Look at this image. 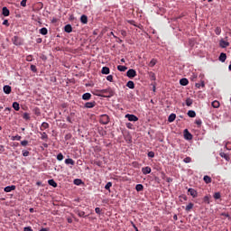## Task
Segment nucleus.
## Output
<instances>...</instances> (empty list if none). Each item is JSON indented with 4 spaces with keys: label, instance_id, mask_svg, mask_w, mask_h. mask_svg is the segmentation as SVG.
Returning <instances> with one entry per match:
<instances>
[{
    "label": "nucleus",
    "instance_id": "f257e3e1",
    "mask_svg": "<svg viewBox=\"0 0 231 231\" xmlns=\"http://www.w3.org/2000/svg\"><path fill=\"white\" fill-rule=\"evenodd\" d=\"M102 93L103 98H111V97H115V91L111 88L102 89Z\"/></svg>",
    "mask_w": 231,
    "mask_h": 231
},
{
    "label": "nucleus",
    "instance_id": "f03ea898",
    "mask_svg": "<svg viewBox=\"0 0 231 231\" xmlns=\"http://www.w3.org/2000/svg\"><path fill=\"white\" fill-rule=\"evenodd\" d=\"M100 124L103 125H107L109 124V116L107 115H102L99 119Z\"/></svg>",
    "mask_w": 231,
    "mask_h": 231
},
{
    "label": "nucleus",
    "instance_id": "7ed1b4c3",
    "mask_svg": "<svg viewBox=\"0 0 231 231\" xmlns=\"http://www.w3.org/2000/svg\"><path fill=\"white\" fill-rule=\"evenodd\" d=\"M12 42L15 46H23V39L18 36L13 37Z\"/></svg>",
    "mask_w": 231,
    "mask_h": 231
},
{
    "label": "nucleus",
    "instance_id": "20e7f679",
    "mask_svg": "<svg viewBox=\"0 0 231 231\" xmlns=\"http://www.w3.org/2000/svg\"><path fill=\"white\" fill-rule=\"evenodd\" d=\"M126 77H128V79H134V77H136V70L133 69H128L126 72Z\"/></svg>",
    "mask_w": 231,
    "mask_h": 231
},
{
    "label": "nucleus",
    "instance_id": "39448f33",
    "mask_svg": "<svg viewBox=\"0 0 231 231\" xmlns=\"http://www.w3.org/2000/svg\"><path fill=\"white\" fill-rule=\"evenodd\" d=\"M125 118H128L129 122H138V116L133 114H126Z\"/></svg>",
    "mask_w": 231,
    "mask_h": 231
},
{
    "label": "nucleus",
    "instance_id": "423d86ee",
    "mask_svg": "<svg viewBox=\"0 0 231 231\" xmlns=\"http://www.w3.org/2000/svg\"><path fill=\"white\" fill-rule=\"evenodd\" d=\"M96 106H97V102H95V101L87 102V103L85 104V107H86L87 109H93V107H95Z\"/></svg>",
    "mask_w": 231,
    "mask_h": 231
},
{
    "label": "nucleus",
    "instance_id": "0eeeda50",
    "mask_svg": "<svg viewBox=\"0 0 231 231\" xmlns=\"http://www.w3.org/2000/svg\"><path fill=\"white\" fill-rule=\"evenodd\" d=\"M184 138L185 140H192V134L187 129L184 130Z\"/></svg>",
    "mask_w": 231,
    "mask_h": 231
},
{
    "label": "nucleus",
    "instance_id": "6e6552de",
    "mask_svg": "<svg viewBox=\"0 0 231 231\" xmlns=\"http://www.w3.org/2000/svg\"><path fill=\"white\" fill-rule=\"evenodd\" d=\"M219 46H220V48H228V46H230V42H228L225 40H221L219 42Z\"/></svg>",
    "mask_w": 231,
    "mask_h": 231
},
{
    "label": "nucleus",
    "instance_id": "1a4fd4ad",
    "mask_svg": "<svg viewBox=\"0 0 231 231\" xmlns=\"http://www.w3.org/2000/svg\"><path fill=\"white\" fill-rule=\"evenodd\" d=\"M3 89L5 95H10V93H12V87H10L9 85L4 86Z\"/></svg>",
    "mask_w": 231,
    "mask_h": 231
},
{
    "label": "nucleus",
    "instance_id": "9d476101",
    "mask_svg": "<svg viewBox=\"0 0 231 231\" xmlns=\"http://www.w3.org/2000/svg\"><path fill=\"white\" fill-rule=\"evenodd\" d=\"M142 172H143V174H145V175L151 174V172H152L151 167H149V166L143 167Z\"/></svg>",
    "mask_w": 231,
    "mask_h": 231
},
{
    "label": "nucleus",
    "instance_id": "9b49d317",
    "mask_svg": "<svg viewBox=\"0 0 231 231\" xmlns=\"http://www.w3.org/2000/svg\"><path fill=\"white\" fill-rule=\"evenodd\" d=\"M188 192H189L190 196H192V198H198V191L192 188H189L188 189Z\"/></svg>",
    "mask_w": 231,
    "mask_h": 231
},
{
    "label": "nucleus",
    "instance_id": "f8f14e48",
    "mask_svg": "<svg viewBox=\"0 0 231 231\" xmlns=\"http://www.w3.org/2000/svg\"><path fill=\"white\" fill-rule=\"evenodd\" d=\"M92 93L95 95V97H104L102 89H95L92 91Z\"/></svg>",
    "mask_w": 231,
    "mask_h": 231
},
{
    "label": "nucleus",
    "instance_id": "ddd939ff",
    "mask_svg": "<svg viewBox=\"0 0 231 231\" xmlns=\"http://www.w3.org/2000/svg\"><path fill=\"white\" fill-rule=\"evenodd\" d=\"M101 73L103 75H109V73H111V70L109 69V67H103L101 69Z\"/></svg>",
    "mask_w": 231,
    "mask_h": 231
},
{
    "label": "nucleus",
    "instance_id": "4468645a",
    "mask_svg": "<svg viewBox=\"0 0 231 231\" xmlns=\"http://www.w3.org/2000/svg\"><path fill=\"white\" fill-rule=\"evenodd\" d=\"M41 131H44L45 129H50V124L47 122H43L40 127Z\"/></svg>",
    "mask_w": 231,
    "mask_h": 231
},
{
    "label": "nucleus",
    "instance_id": "2eb2a0df",
    "mask_svg": "<svg viewBox=\"0 0 231 231\" xmlns=\"http://www.w3.org/2000/svg\"><path fill=\"white\" fill-rule=\"evenodd\" d=\"M2 14L5 17H8V15H10V10L6 7H3Z\"/></svg>",
    "mask_w": 231,
    "mask_h": 231
},
{
    "label": "nucleus",
    "instance_id": "dca6fc26",
    "mask_svg": "<svg viewBox=\"0 0 231 231\" xmlns=\"http://www.w3.org/2000/svg\"><path fill=\"white\" fill-rule=\"evenodd\" d=\"M218 60H220V62H225V60H226V53L221 52Z\"/></svg>",
    "mask_w": 231,
    "mask_h": 231
},
{
    "label": "nucleus",
    "instance_id": "f3484780",
    "mask_svg": "<svg viewBox=\"0 0 231 231\" xmlns=\"http://www.w3.org/2000/svg\"><path fill=\"white\" fill-rule=\"evenodd\" d=\"M64 30L67 33H71V32H73V27H71V24H67L65 25Z\"/></svg>",
    "mask_w": 231,
    "mask_h": 231
},
{
    "label": "nucleus",
    "instance_id": "a211bd4d",
    "mask_svg": "<svg viewBox=\"0 0 231 231\" xmlns=\"http://www.w3.org/2000/svg\"><path fill=\"white\" fill-rule=\"evenodd\" d=\"M5 192H12V190H15V185L7 186L5 188Z\"/></svg>",
    "mask_w": 231,
    "mask_h": 231
},
{
    "label": "nucleus",
    "instance_id": "6ab92c4d",
    "mask_svg": "<svg viewBox=\"0 0 231 231\" xmlns=\"http://www.w3.org/2000/svg\"><path fill=\"white\" fill-rule=\"evenodd\" d=\"M220 156L221 158H224V160H226V162H230V155H228L227 153L225 152H220Z\"/></svg>",
    "mask_w": 231,
    "mask_h": 231
},
{
    "label": "nucleus",
    "instance_id": "aec40b11",
    "mask_svg": "<svg viewBox=\"0 0 231 231\" xmlns=\"http://www.w3.org/2000/svg\"><path fill=\"white\" fill-rule=\"evenodd\" d=\"M192 208H194V203L190 202L186 206L185 210L186 212H190Z\"/></svg>",
    "mask_w": 231,
    "mask_h": 231
},
{
    "label": "nucleus",
    "instance_id": "412c9836",
    "mask_svg": "<svg viewBox=\"0 0 231 231\" xmlns=\"http://www.w3.org/2000/svg\"><path fill=\"white\" fill-rule=\"evenodd\" d=\"M80 22L83 24H88V16L86 14H82L81 17H80Z\"/></svg>",
    "mask_w": 231,
    "mask_h": 231
},
{
    "label": "nucleus",
    "instance_id": "4be33fe9",
    "mask_svg": "<svg viewBox=\"0 0 231 231\" xmlns=\"http://www.w3.org/2000/svg\"><path fill=\"white\" fill-rule=\"evenodd\" d=\"M40 134L42 140H45V142L48 141V134H46V132H40Z\"/></svg>",
    "mask_w": 231,
    "mask_h": 231
},
{
    "label": "nucleus",
    "instance_id": "5701e85b",
    "mask_svg": "<svg viewBox=\"0 0 231 231\" xmlns=\"http://www.w3.org/2000/svg\"><path fill=\"white\" fill-rule=\"evenodd\" d=\"M83 100H91V94L90 93H85L82 95Z\"/></svg>",
    "mask_w": 231,
    "mask_h": 231
},
{
    "label": "nucleus",
    "instance_id": "b1692460",
    "mask_svg": "<svg viewBox=\"0 0 231 231\" xmlns=\"http://www.w3.org/2000/svg\"><path fill=\"white\" fill-rule=\"evenodd\" d=\"M180 86H188L189 85V79L183 78L180 80Z\"/></svg>",
    "mask_w": 231,
    "mask_h": 231
},
{
    "label": "nucleus",
    "instance_id": "393cba45",
    "mask_svg": "<svg viewBox=\"0 0 231 231\" xmlns=\"http://www.w3.org/2000/svg\"><path fill=\"white\" fill-rule=\"evenodd\" d=\"M176 120V114H171L168 117V122L172 123Z\"/></svg>",
    "mask_w": 231,
    "mask_h": 231
},
{
    "label": "nucleus",
    "instance_id": "a878e982",
    "mask_svg": "<svg viewBox=\"0 0 231 231\" xmlns=\"http://www.w3.org/2000/svg\"><path fill=\"white\" fill-rule=\"evenodd\" d=\"M203 180H204L205 183H207V184L212 183V178H210V176H208V175L204 176Z\"/></svg>",
    "mask_w": 231,
    "mask_h": 231
},
{
    "label": "nucleus",
    "instance_id": "bb28decb",
    "mask_svg": "<svg viewBox=\"0 0 231 231\" xmlns=\"http://www.w3.org/2000/svg\"><path fill=\"white\" fill-rule=\"evenodd\" d=\"M126 88H129V89H134V81H128L126 83Z\"/></svg>",
    "mask_w": 231,
    "mask_h": 231
},
{
    "label": "nucleus",
    "instance_id": "cd10ccee",
    "mask_svg": "<svg viewBox=\"0 0 231 231\" xmlns=\"http://www.w3.org/2000/svg\"><path fill=\"white\" fill-rule=\"evenodd\" d=\"M148 75H149L150 80H156V74H154V72L150 71L148 72Z\"/></svg>",
    "mask_w": 231,
    "mask_h": 231
},
{
    "label": "nucleus",
    "instance_id": "c85d7f7f",
    "mask_svg": "<svg viewBox=\"0 0 231 231\" xmlns=\"http://www.w3.org/2000/svg\"><path fill=\"white\" fill-rule=\"evenodd\" d=\"M158 62V60H156V59H152L150 62H149V64H148V66L150 67V68H154V66H156V63Z\"/></svg>",
    "mask_w": 231,
    "mask_h": 231
},
{
    "label": "nucleus",
    "instance_id": "c756f323",
    "mask_svg": "<svg viewBox=\"0 0 231 231\" xmlns=\"http://www.w3.org/2000/svg\"><path fill=\"white\" fill-rule=\"evenodd\" d=\"M211 106H212V107H214L215 109H217V108L219 107V106H220L219 101H217V100L213 101V102L211 103Z\"/></svg>",
    "mask_w": 231,
    "mask_h": 231
},
{
    "label": "nucleus",
    "instance_id": "7c9ffc66",
    "mask_svg": "<svg viewBox=\"0 0 231 231\" xmlns=\"http://www.w3.org/2000/svg\"><path fill=\"white\" fill-rule=\"evenodd\" d=\"M76 214L79 216V217H86V212L76 210Z\"/></svg>",
    "mask_w": 231,
    "mask_h": 231
},
{
    "label": "nucleus",
    "instance_id": "2f4dec72",
    "mask_svg": "<svg viewBox=\"0 0 231 231\" xmlns=\"http://www.w3.org/2000/svg\"><path fill=\"white\" fill-rule=\"evenodd\" d=\"M188 116H189V118H196V112L194 110H189L188 112Z\"/></svg>",
    "mask_w": 231,
    "mask_h": 231
},
{
    "label": "nucleus",
    "instance_id": "473e14b6",
    "mask_svg": "<svg viewBox=\"0 0 231 231\" xmlns=\"http://www.w3.org/2000/svg\"><path fill=\"white\" fill-rule=\"evenodd\" d=\"M65 163L66 165H75V161L73 159H66Z\"/></svg>",
    "mask_w": 231,
    "mask_h": 231
},
{
    "label": "nucleus",
    "instance_id": "72a5a7b5",
    "mask_svg": "<svg viewBox=\"0 0 231 231\" xmlns=\"http://www.w3.org/2000/svg\"><path fill=\"white\" fill-rule=\"evenodd\" d=\"M40 33L42 35H48V29L46 27H43L40 30Z\"/></svg>",
    "mask_w": 231,
    "mask_h": 231
},
{
    "label": "nucleus",
    "instance_id": "f704fd0d",
    "mask_svg": "<svg viewBox=\"0 0 231 231\" xmlns=\"http://www.w3.org/2000/svg\"><path fill=\"white\" fill-rule=\"evenodd\" d=\"M135 190H137V192H142V190H143V185L142 184H137L135 186Z\"/></svg>",
    "mask_w": 231,
    "mask_h": 231
},
{
    "label": "nucleus",
    "instance_id": "c9c22d12",
    "mask_svg": "<svg viewBox=\"0 0 231 231\" xmlns=\"http://www.w3.org/2000/svg\"><path fill=\"white\" fill-rule=\"evenodd\" d=\"M13 108L14 109V111H19V109H21V107L19 106V103L14 102Z\"/></svg>",
    "mask_w": 231,
    "mask_h": 231
},
{
    "label": "nucleus",
    "instance_id": "e433bc0d",
    "mask_svg": "<svg viewBox=\"0 0 231 231\" xmlns=\"http://www.w3.org/2000/svg\"><path fill=\"white\" fill-rule=\"evenodd\" d=\"M193 100L192 99H190V97H188L187 99H186V106H188L189 107H190V106H192V104H193Z\"/></svg>",
    "mask_w": 231,
    "mask_h": 231
},
{
    "label": "nucleus",
    "instance_id": "4c0bfd02",
    "mask_svg": "<svg viewBox=\"0 0 231 231\" xmlns=\"http://www.w3.org/2000/svg\"><path fill=\"white\" fill-rule=\"evenodd\" d=\"M48 183L51 185V187L57 188V182H55L53 180H49Z\"/></svg>",
    "mask_w": 231,
    "mask_h": 231
},
{
    "label": "nucleus",
    "instance_id": "58836bf2",
    "mask_svg": "<svg viewBox=\"0 0 231 231\" xmlns=\"http://www.w3.org/2000/svg\"><path fill=\"white\" fill-rule=\"evenodd\" d=\"M118 71H126L127 68L124 65L117 66Z\"/></svg>",
    "mask_w": 231,
    "mask_h": 231
},
{
    "label": "nucleus",
    "instance_id": "ea45409f",
    "mask_svg": "<svg viewBox=\"0 0 231 231\" xmlns=\"http://www.w3.org/2000/svg\"><path fill=\"white\" fill-rule=\"evenodd\" d=\"M204 203H207L208 205H210V197L205 196L203 199Z\"/></svg>",
    "mask_w": 231,
    "mask_h": 231
},
{
    "label": "nucleus",
    "instance_id": "a19ab883",
    "mask_svg": "<svg viewBox=\"0 0 231 231\" xmlns=\"http://www.w3.org/2000/svg\"><path fill=\"white\" fill-rule=\"evenodd\" d=\"M57 160H58V162H62L64 160V155L61 152H60L57 155Z\"/></svg>",
    "mask_w": 231,
    "mask_h": 231
},
{
    "label": "nucleus",
    "instance_id": "79ce46f5",
    "mask_svg": "<svg viewBox=\"0 0 231 231\" xmlns=\"http://www.w3.org/2000/svg\"><path fill=\"white\" fill-rule=\"evenodd\" d=\"M113 187L112 182H107L105 186L106 190H110V189Z\"/></svg>",
    "mask_w": 231,
    "mask_h": 231
},
{
    "label": "nucleus",
    "instance_id": "37998d69",
    "mask_svg": "<svg viewBox=\"0 0 231 231\" xmlns=\"http://www.w3.org/2000/svg\"><path fill=\"white\" fill-rule=\"evenodd\" d=\"M196 88L199 89V88H205V81H202L201 83H196Z\"/></svg>",
    "mask_w": 231,
    "mask_h": 231
},
{
    "label": "nucleus",
    "instance_id": "c03bdc74",
    "mask_svg": "<svg viewBox=\"0 0 231 231\" xmlns=\"http://www.w3.org/2000/svg\"><path fill=\"white\" fill-rule=\"evenodd\" d=\"M213 198H214L215 199H221V193L216 192V193L213 195Z\"/></svg>",
    "mask_w": 231,
    "mask_h": 231
},
{
    "label": "nucleus",
    "instance_id": "a18cd8bd",
    "mask_svg": "<svg viewBox=\"0 0 231 231\" xmlns=\"http://www.w3.org/2000/svg\"><path fill=\"white\" fill-rule=\"evenodd\" d=\"M184 163H190L192 162V158L190 157H186L183 159Z\"/></svg>",
    "mask_w": 231,
    "mask_h": 231
},
{
    "label": "nucleus",
    "instance_id": "49530a36",
    "mask_svg": "<svg viewBox=\"0 0 231 231\" xmlns=\"http://www.w3.org/2000/svg\"><path fill=\"white\" fill-rule=\"evenodd\" d=\"M23 120H30V114L24 113L23 116Z\"/></svg>",
    "mask_w": 231,
    "mask_h": 231
},
{
    "label": "nucleus",
    "instance_id": "de8ad7c7",
    "mask_svg": "<svg viewBox=\"0 0 231 231\" xmlns=\"http://www.w3.org/2000/svg\"><path fill=\"white\" fill-rule=\"evenodd\" d=\"M81 183H82V180L80 179L74 180V185H81Z\"/></svg>",
    "mask_w": 231,
    "mask_h": 231
},
{
    "label": "nucleus",
    "instance_id": "09e8293b",
    "mask_svg": "<svg viewBox=\"0 0 231 231\" xmlns=\"http://www.w3.org/2000/svg\"><path fill=\"white\" fill-rule=\"evenodd\" d=\"M23 156H24V158H26L27 156H30V152L26 151V150H23Z\"/></svg>",
    "mask_w": 231,
    "mask_h": 231
},
{
    "label": "nucleus",
    "instance_id": "8fccbe9b",
    "mask_svg": "<svg viewBox=\"0 0 231 231\" xmlns=\"http://www.w3.org/2000/svg\"><path fill=\"white\" fill-rule=\"evenodd\" d=\"M31 71L37 73V67L35 65H31Z\"/></svg>",
    "mask_w": 231,
    "mask_h": 231
},
{
    "label": "nucleus",
    "instance_id": "3c124183",
    "mask_svg": "<svg viewBox=\"0 0 231 231\" xmlns=\"http://www.w3.org/2000/svg\"><path fill=\"white\" fill-rule=\"evenodd\" d=\"M26 60H27V62H32V60H33V56L32 55H28L26 57Z\"/></svg>",
    "mask_w": 231,
    "mask_h": 231
},
{
    "label": "nucleus",
    "instance_id": "603ef678",
    "mask_svg": "<svg viewBox=\"0 0 231 231\" xmlns=\"http://www.w3.org/2000/svg\"><path fill=\"white\" fill-rule=\"evenodd\" d=\"M34 114L36 115V116H41V111L39 110V108L34 109Z\"/></svg>",
    "mask_w": 231,
    "mask_h": 231
},
{
    "label": "nucleus",
    "instance_id": "864d4df0",
    "mask_svg": "<svg viewBox=\"0 0 231 231\" xmlns=\"http://www.w3.org/2000/svg\"><path fill=\"white\" fill-rule=\"evenodd\" d=\"M21 145H22L23 147H26V145H28V141H27V140L22 141V142H21Z\"/></svg>",
    "mask_w": 231,
    "mask_h": 231
},
{
    "label": "nucleus",
    "instance_id": "5fc2aeb1",
    "mask_svg": "<svg viewBox=\"0 0 231 231\" xmlns=\"http://www.w3.org/2000/svg\"><path fill=\"white\" fill-rule=\"evenodd\" d=\"M28 0H22L21 2V6H23V8L26 7V3Z\"/></svg>",
    "mask_w": 231,
    "mask_h": 231
},
{
    "label": "nucleus",
    "instance_id": "6e6d98bb",
    "mask_svg": "<svg viewBox=\"0 0 231 231\" xmlns=\"http://www.w3.org/2000/svg\"><path fill=\"white\" fill-rule=\"evenodd\" d=\"M106 80H108V82H113V75H108Z\"/></svg>",
    "mask_w": 231,
    "mask_h": 231
},
{
    "label": "nucleus",
    "instance_id": "4d7b16f0",
    "mask_svg": "<svg viewBox=\"0 0 231 231\" xmlns=\"http://www.w3.org/2000/svg\"><path fill=\"white\" fill-rule=\"evenodd\" d=\"M195 124L197 125H199V127L201 125V124H203V123H202L201 119H198V120L195 121Z\"/></svg>",
    "mask_w": 231,
    "mask_h": 231
},
{
    "label": "nucleus",
    "instance_id": "13d9d810",
    "mask_svg": "<svg viewBox=\"0 0 231 231\" xmlns=\"http://www.w3.org/2000/svg\"><path fill=\"white\" fill-rule=\"evenodd\" d=\"M148 158H154V152H149Z\"/></svg>",
    "mask_w": 231,
    "mask_h": 231
},
{
    "label": "nucleus",
    "instance_id": "bf43d9fd",
    "mask_svg": "<svg viewBox=\"0 0 231 231\" xmlns=\"http://www.w3.org/2000/svg\"><path fill=\"white\" fill-rule=\"evenodd\" d=\"M95 212H96V214H101L102 213V209H100V208H95Z\"/></svg>",
    "mask_w": 231,
    "mask_h": 231
},
{
    "label": "nucleus",
    "instance_id": "052dcab7",
    "mask_svg": "<svg viewBox=\"0 0 231 231\" xmlns=\"http://www.w3.org/2000/svg\"><path fill=\"white\" fill-rule=\"evenodd\" d=\"M2 152H5V146L0 144V154H2Z\"/></svg>",
    "mask_w": 231,
    "mask_h": 231
},
{
    "label": "nucleus",
    "instance_id": "680f3d73",
    "mask_svg": "<svg viewBox=\"0 0 231 231\" xmlns=\"http://www.w3.org/2000/svg\"><path fill=\"white\" fill-rule=\"evenodd\" d=\"M23 231H33V229H32V226H26L23 228Z\"/></svg>",
    "mask_w": 231,
    "mask_h": 231
},
{
    "label": "nucleus",
    "instance_id": "e2e57ef3",
    "mask_svg": "<svg viewBox=\"0 0 231 231\" xmlns=\"http://www.w3.org/2000/svg\"><path fill=\"white\" fill-rule=\"evenodd\" d=\"M4 26H10V23H8V20H5L3 22Z\"/></svg>",
    "mask_w": 231,
    "mask_h": 231
},
{
    "label": "nucleus",
    "instance_id": "0e129e2a",
    "mask_svg": "<svg viewBox=\"0 0 231 231\" xmlns=\"http://www.w3.org/2000/svg\"><path fill=\"white\" fill-rule=\"evenodd\" d=\"M121 35H123V37H126L127 36V32L122 30L121 31Z\"/></svg>",
    "mask_w": 231,
    "mask_h": 231
},
{
    "label": "nucleus",
    "instance_id": "69168bd1",
    "mask_svg": "<svg viewBox=\"0 0 231 231\" xmlns=\"http://www.w3.org/2000/svg\"><path fill=\"white\" fill-rule=\"evenodd\" d=\"M126 127H127L128 129H133V124L127 123V124H126Z\"/></svg>",
    "mask_w": 231,
    "mask_h": 231
},
{
    "label": "nucleus",
    "instance_id": "338daca9",
    "mask_svg": "<svg viewBox=\"0 0 231 231\" xmlns=\"http://www.w3.org/2000/svg\"><path fill=\"white\" fill-rule=\"evenodd\" d=\"M197 79H198V75L193 74V75L191 76V80L195 81Z\"/></svg>",
    "mask_w": 231,
    "mask_h": 231
},
{
    "label": "nucleus",
    "instance_id": "774afa93",
    "mask_svg": "<svg viewBox=\"0 0 231 231\" xmlns=\"http://www.w3.org/2000/svg\"><path fill=\"white\" fill-rule=\"evenodd\" d=\"M21 138L22 137L20 135H16L14 137V140H17L18 142H20Z\"/></svg>",
    "mask_w": 231,
    "mask_h": 231
}]
</instances>
